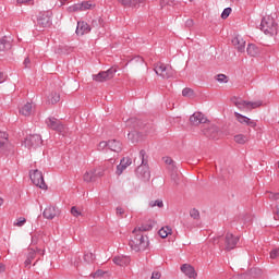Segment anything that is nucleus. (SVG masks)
I'll use <instances>...</instances> for the list:
<instances>
[{"instance_id":"obj_1","label":"nucleus","mask_w":279,"mask_h":279,"mask_svg":"<svg viewBox=\"0 0 279 279\" xmlns=\"http://www.w3.org/2000/svg\"><path fill=\"white\" fill-rule=\"evenodd\" d=\"M129 245L131 250H133V252H145V250L149 247V238H147V235H144L143 233H138V230L134 229L132 231Z\"/></svg>"},{"instance_id":"obj_2","label":"nucleus","mask_w":279,"mask_h":279,"mask_svg":"<svg viewBox=\"0 0 279 279\" xmlns=\"http://www.w3.org/2000/svg\"><path fill=\"white\" fill-rule=\"evenodd\" d=\"M140 158L142 160V163L137 167L135 170L136 177L140 180H143V182H149L151 178V172H149V165L147 160V151L145 149H142L140 151Z\"/></svg>"},{"instance_id":"obj_3","label":"nucleus","mask_w":279,"mask_h":279,"mask_svg":"<svg viewBox=\"0 0 279 279\" xmlns=\"http://www.w3.org/2000/svg\"><path fill=\"white\" fill-rule=\"evenodd\" d=\"M155 73L162 77V80H171V77H174L175 70L171 68V65H167L162 62H158L155 64Z\"/></svg>"},{"instance_id":"obj_4","label":"nucleus","mask_w":279,"mask_h":279,"mask_svg":"<svg viewBox=\"0 0 279 279\" xmlns=\"http://www.w3.org/2000/svg\"><path fill=\"white\" fill-rule=\"evenodd\" d=\"M0 154H4V156H9V154H14V146L10 144V140H8V134L3 131H0Z\"/></svg>"},{"instance_id":"obj_5","label":"nucleus","mask_w":279,"mask_h":279,"mask_svg":"<svg viewBox=\"0 0 279 279\" xmlns=\"http://www.w3.org/2000/svg\"><path fill=\"white\" fill-rule=\"evenodd\" d=\"M29 178L35 186H38L44 191L47 190V183H45V177H43V172H40V170L36 169L33 172H29Z\"/></svg>"},{"instance_id":"obj_6","label":"nucleus","mask_w":279,"mask_h":279,"mask_svg":"<svg viewBox=\"0 0 279 279\" xmlns=\"http://www.w3.org/2000/svg\"><path fill=\"white\" fill-rule=\"evenodd\" d=\"M117 74V69L110 68L107 71H101L98 74L93 75L94 82H108V80H112Z\"/></svg>"},{"instance_id":"obj_7","label":"nucleus","mask_w":279,"mask_h":279,"mask_svg":"<svg viewBox=\"0 0 279 279\" xmlns=\"http://www.w3.org/2000/svg\"><path fill=\"white\" fill-rule=\"evenodd\" d=\"M24 145L28 149L40 147L43 145V137L39 134L28 135L24 141Z\"/></svg>"},{"instance_id":"obj_8","label":"nucleus","mask_w":279,"mask_h":279,"mask_svg":"<svg viewBox=\"0 0 279 279\" xmlns=\"http://www.w3.org/2000/svg\"><path fill=\"white\" fill-rule=\"evenodd\" d=\"M46 125L47 128H49V130H53L54 132H64V125L62 124V121L58 120L54 117L47 118Z\"/></svg>"},{"instance_id":"obj_9","label":"nucleus","mask_w":279,"mask_h":279,"mask_svg":"<svg viewBox=\"0 0 279 279\" xmlns=\"http://www.w3.org/2000/svg\"><path fill=\"white\" fill-rule=\"evenodd\" d=\"M92 8H95L92 1H83L69 7L68 12H86V10H92Z\"/></svg>"},{"instance_id":"obj_10","label":"nucleus","mask_w":279,"mask_h":279,"mask_svg":"<svg viewBox=\"0 0 279 279\" xmlns=\"http://www.w3.org/2000/svg\"><path fill=\"white\" fill-rule=\"evenodd\" d=\"M239 243V236H235L234 234L228 232L225 236V250L226 252H231V250H234Z\"/></svg>"},{"instance_id":"obj_11","label":"nucleus","mask_w":279,"mask_h":279,"mask_svg":"<svg viewBox=\"0 0 279 279\" xmlns=\"http://www.w3.org/2000/svg\"><path fill=\"white\" fill-rule=\"evenodd\" d=\"M38 27H51V14L49 12L39 13L37 17Z\"/></svg>"},{"instance_id":"obj_12","label":"nucleus","mask_w":279,"mask_h":279,"mask_svg":"<svg viewBox=\"0 0 279 279\" xmlns=\"http://www.w3.org/2000/svg\"><path fill=\"white\" fill-rule=\"evenodd\" d=\"M203 134H205L207 138H219V128L214 124H208L207 128L203 129Z\"/></svg>"},{"instance_id":"obj_13","label":"nucleus","mask_w":279,"mask_h":279,"mask_svg":"<svg viewBox=\"0 0 279 279\" xmlns=\"http://www.w3.org/2000/svg\"><path fill=\"white\" fill-rule=\"evenodd\" d=\"M191 125H202V123H208V118L204 117L202 112H194L190 117Z\"/></svg>"},{"instance_id":"obj_14","label":"nucleus","mask_w":279,"mask_h":279,"mask_svg":"<svg viewBox=\"0 0 279 279\" xmlns=\"http://www.w3.org/2000/svg\"><path fill=\"white\" fill-rule=\"evenodd\" d=\"M43 216L45 219H56L60 216V209L56 206H48L45 208Z\"/></svg>"},{"instance_id":"obj_15","label":"nucleus","mask_w":279,"mask_h":279,"mask_svg":"<svg viewBox=\"0 0 279 279\" xmlns=\"http://www.w3.org/2000/svg\"><path fill=\"white\" fill-rule=\"evenodd\" d=\"M90 25L85 21L77 22L75 34L76 36H84L85 34H90Z\"/></svg>"},{"instance_id":"obj_16","label":"nucleus","mask_w":279,"mask_h":279,"mask_svg":"<svg viewBox=\"0 0 279 279\" xmlns=\"http://www.w3.org/2000/svg\"><path fill=\"white\" fill-rule=\"evenodd\" d=\"M181 271L186 276L187 278H197V272L195 271V268L190 264H183L181 266Z\"/></svg>"},{"instance_id":"obj_17","label":"nucleus","mask_w":279,"mask_h":279,"mask_svg":"<svg viewBox=\"0 0 279 279\" xmlns=\"http://www.w3.org/2000/svg\"><path fill=\"white\" fill-rule=\"evenodd\" d=\"M130 165H132V158L130 157H124L121 159L120 165L117 166V175H121V173H123V171H125L128 169V167H130Z\"/></svg>"},{"instance_id":"obj_18","label":"nucleus","mask_w":279,"mask_h":279,"mask_svg":"<svg viewBox=\"0 0 279 279\" xmlns=\"http://www.w3.org/2000/svg\"><path fill=\"white\" fill-rule=\"evenodd\" d=\"M231 43L235 47V49H238V51H240V53H243V51H245V40L243 39V37L235 36L231 40Z\"/></svg>"},{"instance_id":"obj_19","label":"nucleus","mask_w":279,"mask_h":279,"mask_svg":"<svg viewBox=\"0 0 279 279\" xmlns=\"http://www.w3.org/2000/svg\"><path fill=\"white\" fill-rule=\"evenodd\" d=\"M124 8H138L145 0H118Z\"/></svg>"},{"instance_id":"obj_20","label":"nucleus","mask_w":279,"mask_h":279,"mask_svg":"<svg viewBox=\"0 0 279 279\" xmlns=\"http://www.w3.org/2000/svg\"><path fill=\"white\" fill-rule=\"evenodd\" d=\"M108 149H110L111 151H116V154H120V151H122L123 147L119 141L109 140L108 141Z\"/></svg>"},{"instance_id":"obj_21","label":"nucleus","mask_w":279,"mask_h":279,"mask_svg":"<svg viewBox=\"0 0 279 279\" xmlns=\"http://www.w3.org/2000/svg\"><path fill=\"white\" fill-rule=\"evenodd\" d=\"M126 128H131L132 130H141V128H143V122L136 118H130L126 120Z\"/></svg>"},{"instance_id":"obj_22","label":"nucleus","mask_w":279,"mask_h":279,"mask_svg":"<svg viewBox=\"0 0 279 279\" xmlns=\"http://www.w3.org/2000/svg\"><path fill=\"white\" fill-rule=\"evenodd\" d=\"M12 49V43L7 36L0 38V53L1 51H10Z\"/></svg>"},{"instance_id":"obj_23","label":"nucleus","mask_w":279,"mask_h":279,"mask_svg":"<svg viewBox=\"0 0 279 279\" xmlns=\"http://www.w3.org/2000/svg\"><path fill=\"white\" fill-rule=\"evenodd\" d=\"M36 258V251L34 248L28 250V254L26 255V259L24 262V267L29 269L32 267V260Z\"/></svg>"},{"instance_id":"obj_24","label":"nucleus","mask_w":279,"mask_h":279,"mask_svg":"<svg viewBox=\"0 0 279 279\" xmlns=\"http://www.w3.org/2000/svg\"><path fill=\"white\" fill-rule=\"evenodd\" d=\"M246 52L248 56H251V58H256V56L260 53V48L254 44H248Z\"/></svg>"},{"instance_id":"obj_25","label":"nucleus","mask_w":279,"mask_h":279,"mask_svg":"<svg viewBox=\"0 0 279 279\" xmlns=\"http://www.w3.org/2000/svg\"><path fill=\"white\" fill-rule=\"evenodd\" d=\"M32 104L26 102L22 108H20V114H22L23 117H32Z\"/></svg>"},{"instance_id":"obj_26","label":"nucleus","mask_w":279,"mask_h":279,"mask_svg":"<svg viewBox=\"0 0 279 279\" xmlns=\"http://www.w3.org/2000/svg\"><path fill=\"white\" fill-rule=\"evenodd\" d=\"M95 173H96L95 169L86 171L83 175L84 182H95V180H97L95 177Z\"/></svg>"},{"instance_id":"obj_27","label":"nucleus","mask_w":279,"mask_h":279,"mask_svg":"<svg viewBox=\"0 0 279 279\" xmlns=\"http://www.w3.org/2000/svg\"><path fill=\"white\" fill-rule=\"evenodd\" d=\"M233 141L238 143V145H245L250 141V137L247 135L238 134L234 135Z\"/></svg>"},{"instance_id":"obj_28","label":"nucleus","mask_w":279,"mask_h":279,"mask_svg":"<svg viewBox=\"0 0 279 279\" xmlns=\"http://www.w3.org/2000/svg\"><path fill=\"white\" fill-rule=\"evenodd\" d=\"M154 228V223L148 222L146 225H142L141 227H136L134 230H137V233L143 234L144 232H149Z\"/></svg>"},{"instance_id":"obj_29","label":"nucleus","mask_w":279,"mask_h":279,"mask_svg":"<svg viewBox=\"0 0 279 279\" xmlns=\"http://www.w3.org/2000/svg\"><path fill=\"white\" fill-rule=\"evenodd\" d=\"M47 101H48V104H51L52 106L58 104V101H60V94H58L56 92L50 93Z\"/></svg>"},{"instance_id":"obj_30","label":"nucleus","mask_w":279,"mask_h":279,"mask_svg":"<svg viewBox=\"0 0 279 279\" xmlns=\"http://www.w3.org/2000/svg\"><path fill=\"white\" fill-rule=\"evenodd\" d=\"M233 104L236 108H239V110H245V108H247V100H242V99H238L234 98Z\"/></svg>"},{"instance_id":"obj_31","label":"nucleus","mask_w":279,"mask_h":279,"mask_svg":"<svg viewBox=\"0 0 279 279\" xmlns=\"http://www.w3.org/2000/svg\"><path fill=\"white\" fill-rule=\"evenodd\" d=\"M170 180L173 182L174 186L180 185V172H170Z\"/></svg>"},{"instance_id":"obj_32","label":"nucleus","mask_w":279,"mask_h":279,"mask_svg":"<svg viewBox=\"0 0 279 279\" xmlns=\"http://www.w3.org/2000/svg\"><path fill=\"white\" fill-rule=\"evenodd\" d=\"M172 230L169 227H163L158 231V234L161 239H167L171 234Z\"/></svg>"},{"instance_id":"obj_33","label":"nucleus","mask_w":279,"mask_h":279,"mask_svg":"<svg viewBox=\"0 0 279 279\" xmlns=\"http://www.w3.org/2000/svg\"><path fill=\"white\" fill-rule=\"evenodd\" d=\"M182 0H161L160 5L161 8H165V5H170V8H175L178 3H180Z\"/></svg>"},{"instance_id":"obj_34","label":"nucleus","mask_w":279,"mask_h":279,"mask_svg":"<svg viewBox=\"0 0 279 279\" xmlns=\"http://www.w3.org/2000/svg\"><path fill=\"white\" fill-rule=\"evenodd\" d=\"M113 263H114V265H119L120 267H123V265H128V258L117 256L113 258Z\"/></svg>"},{"instance_id":"obj_35","label":"nucleus","mask_w":279,"mask_h":279,"mask_svg":"<svg viewBox=\"0 0 279 279\" xmlns=\"http://www.w3.org/2000/svg\"><path fill=\"white\" fill-rule=\"evenodd\" d=\"M247 109H250V110H254L255 108H260V106H263V101H260V100H257V101H254V102H252V101H247Z\"/></svg>"},{"instance_id":"obj_36","label":"nucleus","mask_w":279,"mask_h":279,"mask_svg":"<svg viewBox=\"0 0 279 279\" xmlns=\"http://www.w3.org/2000/svg\"><path fill=\"white\" fill-rule=\"evenodd\" d=\"M234 117H235L236 121H239V123H241L242 125H245V122L247 121V117H245L239 112H234Z\"/></svg>"},{"instance_id":"obj_37","label":"nucleus","mask_w":279,"mask_h":279,"mask_svg":"<svg viewBox=\"0 0 279 279\" xmlns=\"http://www.w3.org/2000/svg\"><path fill=\"white\" fill-rule=\"evenodd\" d=\"M155 206H157L158 208H163L165 203H162V199L150 201L149 202V207L155 208Z\"/></svg>"},{"instance_id":"obj_38","label":"nucleus","mask_w":279,"mask_h":279,"mask_svg":"<svg viewBox=\"0 0 279 279\" xmlns=\"http://www.w3.org/2000/svg\"><path fill=\"white\" fill-rule=\"evenodd\" d=\"M83 258L85 263H95V254L93 253H85Z\"/></svg>"},{"instance_id":"obj_39","label":"nucleus","mask_w":279,"mask_h":279,"mask_svg":"<svg viewBox=\"0 0 279 279\" xmlns=\"http://www.w3.org/2000/svg\"><path fill=\"white\" fill-rule=\"evenodd\" d=\"M182 95H183V97H194L195 96V92L192 88H190V87H185L182 90Z\"/></svg>"},{"instance_id":"obj_40","label":"nucleus","mask_w":279,"mask_h":279,"mask_svg":"<svg viewBox=\"0 0 279 279\" xmlns=\"http://www.w3.org/2000/svg\"><path fill=\"white\" fill-rule=\"evenodd\" d=\"M190 217H192V219H195L196 221H199V210L193 208L190 210Z\"/></svg>"},{"instance_id":"obj_41","label":"nucleus","mask_w":279,"mask_h":279,"mask_svg":"<svg viewBox=\"0 0 279 279\" xmlns=\"http://www.w3.org/2000/svg\"><path fill=\"white\" fill-rule=\"evenodd\" d=\"M217 82L220 84H228V76L226 74H218Z\"/></svg>"},{"instance_id":"obj_42","label":"nucleus","mask_w":279,"mask_h":279,"mask_svg":"<svg viewBox=\"0 0 279 279\" xmlns=\"http://www.w3.org/2000/svg\"><path fill=\"white\" fill-rule=\"evenodd\" d=\"M71 215L74 217H82V210H80V208H77L76 206H73L71 208Z\"/></svg>"},{"instance_id":"obj_43","label":"nucleus","mask_w":279,"mask_h":279,"mask_svg":"<svg viewBox=\"0 0 279 279\" xmlns=\"http://www.w3.org/2000/svg\"><path fill=\"white\" fill-rule=\"evenodd\" d=\"M106 275L109 276V272L98 269L95 271L94 278H104V276H106Z\"/></svg>"},{"instance_id":"obj_44","label":"nucleus","mask_w":279,"mask_h":279,"mask_svg":"<svg viewBox=\"0 0 279 279\" xmlns=\"http://www.w3.org/2000/svg\"><path fill=\"white\" fill-rule=\"evenodd\" d=\"M232 13V8H226L221 13V19L226 20Z\"/></svg>"},{"instance_id":"obj_45","label":"nucleus","mask_w":279,"mask_h":279,"mask_svg":"<svg viewBox=\"0 0 279 279\" xmlns=\"http://www.w3.org/2000/svg\"><path fill=\"white\" fill-rule=\"evenodd\" d=\"M169 173H175L178 172V166H175V161L173 163H170V166L167 167Z\"/></svg>"},{"instance_id":"obj_46","label":"nucleus","mask_w":279,"mask_h":279,"mask_svg":"<svg viewBox=\"0 0 279 279\" xmlns=\"http://www.w3.org/2000/svg\"><path fill=\"white\" fill-rule=\"evenodd\" d=\"M116 215H117V217H120L122 219L123 215H125V209H123V207H117Z\"/></svg>"},{"instance_id":"obj_47","label":"nucleus","mask_w":279,"mask_h":279,"mask_svg":"<svg viewBox=\"0 0 279 279\" xmlns=\"http://www.w3.org/2000/svg\"><path fill=\"white\" fill-rule=\"evenodd\" d=\"M26 221H27V220H26L25 218L20 217V218L16 220V222H14V226H17L19 228H21V227L25 226V222H26Z\"/></svg>"},{"instance_id":"obj_48","label":"nucleus","mask_w":279,"mask_h":279,"mask_svg":"<svg viewBox=\"0 0 279 279\" xmlns=\"http://www.w3.org/2000/svg\"><path fill=\"white\" fill-rule=\"evenodd\" d=\"M244 125H247L248 128H256V120H252V119L247 118Z\"/></svg>"},{"instance_id":"obj_49","label":"nucleus","mask_w":279,"mask_h":279,"mask_svg":"<svg viewBox=\"0 0 279 279\" xmlns=\"http://www.w3.org/2000/svg\"><path fill=\"white\" fill-rule=\"evenodd\" d=\"M108 147V142L102 141L98 144V151H104V149Z\"/></svg>"},{"instance_id":"obj_50","label":"nucleus","mask_w":279,"mask_h":279,"mask_svg":"<svg viewBox=\"0 0 279 279\" xmlns=\"http://www.w3.org/2000/svg\"><path fill=\"white\" fill-rule=\"evenodd\" d=\"M130 62H136L137 64H144L145 60L142 57H134Z\"/></svg>"},{"instance_id":"obj_51","label":"nucleus","mask_w":279,"mask_h":279,"mask_svg":"<svg viewBox=\"0 0 279 279\" xmlns=\"http://www.w3.org/2000/svg\"><path fill=\"white\" fill-rule=\"evenodd\" d=\"M279 257V248H275L270 252V258L276 259Z\"/></svg>"},{"instance_id":"obj_52","label":"nucleus","mask_w":279,"mask_h":279,"mask_svg":"<svg viewBox=\"0 0 279 279\" xmlns=\"http://www.w3.org/2000/svg\"><path fill=\"white\" fill-rule=\"evenodd\" d=\"M268 197L272 201L276 202V199H279V193H269Z\"/></svg>"},{"instance_id":"obj_53","label":"nucleus","mask_w":279,"mask_h":279,"mask_svg":"<svg viewBox=\"0 0 279 279\" xmlns=\"http://www.w3.org/2000/svg\"><path fill=\"white\" fill-rule=\"evenodd\" d=\"M163 162L167 165V167H169L170 165L174 163L175 161H173L171 159V157H163Z\"/></svg>"},{"instance_id":"obj_54","label":"nucleus","mask_w":279,"mask_h":279,"mask_svg":"<svg viewBox=\"0 0 279 279\" xmlns=\"http://www.w3.org/2000/svg\"><path fill=\"white\" fill-rule=\"evenodd\" d=\"M161 277L162 275L160 274V271H153L150 279H159Z\"/></svg>"},{"instance_id":"obj_55","label":"nucleus","mask_w":279,"mask_h":279,"mask_svg":"<svg viewBox=\"0 0 279 279\" xmlns=\"http://www.w3.org/2000/svg\"><path fill=\"white\" fill-rule=\"evenodd\" d=\"M97 23L101 25V23H104V20H101V17H99L98 20H93L92 21L93 27H97Z\"/></svg>"},{"instance_id":"obj_56","label":"nucleus","mask_w":279,"mask_h":279,"mask_svg":"<svg viewBox=\"0 0 279 279\" xmlns=\"http://www.w3.org/2000/svg\"><path fill=\"white\" fill-rule=\"evenodd\" d=\"M95 177H96V180H97V178H101V177H104V170H96L95 169Z\"/></svg>"},{"instance_id":"obj_57","label":"nucleus","mask_w":279,"mask_h":279,"mask_svg":"<svg viewBox=\"0 0 279 279\" xmlns=\"http://www.w3.org/2000/svg\"><path fill=\"white\" fill-rule=\"evenodd\" d=\"M193 25H195V23L193 22L192 19H190V20H187V21L185 22V27H193Z\"/></svg>"},{"instance_id":"obj_58","label":"nucleus","mask_w":279,"mask_h":279,"mask_svg":"<svg viewBox=\"0 0 279 279\" xmlns=\"http://www.w3.org/2000/svg\"><path fill=\"white\" fill-rule=\"evenodd\" d=\"M29 64H32V61L29 60V58H25V60H24L25 69H28Z\"/></svg>"},{"instance_id":"obj_59","label":"nucleus","mask_w":279,"mask_h":279,"mask_svg":"<svg viewBox=\"0 0 279 279\" xmlns=\"http://www.w3.org/2000/svg\"><path fill=\"white\" fill-rule=\"evenodd\" d=\"M5 74L3 72H0V84H3V82H5Z\"/></svg>"},{"instance_id":"obj_60","label":"nucleus","mask_w":279,"mask_h":279,"mask_svg":"<svg viewBox=\"0 0 279 279\" xmlns=\"http://www.w3.org/2000/svg\"><path fill=\"white\" fill-rule=\"evenodd\" d=\"M275 219L279 220V205L276 206Z\"/></svg>"},{"instance_id":"obj_61","label":"nucleus","mask_w":279,"mask_h":279,"mask_svg":"<svg viewBox=\"0 0 279 279\" xmlns=\"http://www.w3.org/2000/svg\"><path fill=\"white\" fill-rule=\"evenodd\" d=\"M17 1V3H29V1H32V0H16Z\"/></svg>"},{"instance_id":"obj_62","label":"nucleus","mask_w":279,"mask_h":279,"mask_svg":"<svg viewBox=\"0 0 279 279\" xmlns=\"http://www.w3.org/2000/svg\"><path fill=\"white\" fill-rule=\"evenodd\" d=\"M0 271H5V266L0 263Z\"/></svg>"},{"instance_id":"obj_63","label":"nucleus","mask_w":279,"mask_h":279,"mask_svg":"<svg viewBox=\"0 0 279 279\" xmlns=\"http://www.w3.org/2000/svg\"><path fill=\"white\" fill-rule=\"evenodd\" d=\"M61 1V5H64V3H66L68 0H60Z\"/></svg>"},{"instance_id":"obj_64","label":"nucleus","mask_w":279,"mask_h":279,"mask_svg":"<svg viewBox=\"0 0 279 279\" xmlns=\"http://www.w3.org/2000/svg\"><path fill=\"white\" fill-rule=\"evenodd\" d=\"M0 206H3V198L0 197Z\"/></svg>"}]
</instances>
